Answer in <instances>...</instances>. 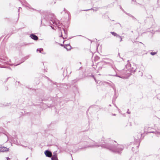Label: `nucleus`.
<instances>
[{"label":"nucleus","instance_id":"4d7b16f0","mask_svg":"<svg viewBox=\"0 0 160 160\" xmlns=\"http://www.w3.org/2000/svg\"><path fill=\"white\" fill-rule=\"evenodd\" d=\"M67 149H65V151H67Z\"/></svg>","mask_w":160,"mask_h":160},{"label":"nucleus","instance_id":"8fccbe9b","mask_svg":"<svg viewBox=\"0 0 160 160\" xmlns=\"http://www.w3.org/2000/svg\"><path fill=\"white\" fill-rule=\"evenodd\" d=\"M139 145H138L137 146V148H138V147H139Z\"/></svg>","mask_w":160,"mask_h":160},{"label":"nucleus","instance_id":"7c9ffc66","mask_svg":"<svg viewBox=\"0 0 160 160\" xmlns=\"http://www.w3.org/2000/svg\"><path fill=\"white\" fill-rule=\"evenodd\" d=\"M0 107H3V104L2 103H0Z\"/></svg>","mask_w":160,"mask_h":160},{"label":"nucleus","instance_id":"c03bdc74","mask_svg":"<svg viewBox=\"0 0 160 160\" xmlns=\"http://www.w3.org/2000/svg\"><path fill=\"white\" fill-rule=\"evenodd\" d=\"M62 34H61V36H60V37H62Z\"/></svg>","mask_w":160,"mask_h":160},{"label":"nucleus","instance_id":"393cba45","mask_svg":"<svg viewBox=\"0 0 160 160\" xmlns=\"http://www.w3.org/2000/svg\"><path fill=\"white\" fill-rule=\"evenodd\" d=\"M64 11L65 12V13H67L68 14L69 13V12L65 8H64Z\"/></svg>","mask_w":160,"mask_h":160},{"label":"nucleus","instance_id":"ddd939ff","mask_svg":"<svg viewBox=\"0 0 160 160\" xmlns=\"http://www.w3.org/2000/svg\"><path fill=\"white\" fill-rule=\"evenodd\" d=\"M64 48H65L67 50H69L71 49V46L69 44L65 45Z\"/></svg>","mask_w":160,"mask_h":160},{"label":"nucleus","instance_id":"2f4dec72","mask_svg":"<svg viewBox=\"0 0 160 160\" xmlns=\"http://www.w3.org/2000/svg\"><path fill=\"white\" fill-rule=\"evenodd\" d=\"M127 113L128 114H130L131 113L129 111V109H128Z\"/></svg>","mask_w":160,"mask_h":160},{"label":"nucleus","instance_id":"412c9836","mask_svg":"<svg viewBox=\"0 0 160 160\" xmlns=\"http://www.w3.org/2000/svg\"><path fill=\"white\" fill-rule=\"evenodd\" d=\"M150 54L152 56H154L157 54V52H150Z\"/></svg>","mask_w":160,"mask_h":160},{"label":"nucleus","instance_id":"4be33fe9","mask_svg":"<svg viewBox=\"0 0 160 160\" xmlns=\"http://www.w3.org/2000/svg\"><path fill=\"white\" fill-rule=\"evenodd\" d=\"M20 2H21V3L22 4H23L24 3L26 4L27 3V2L25 0H22V1H21Z\"/></svg>","mask_w":160,"mask_h":160},{"label":"nucleus","instance_id":"39448f33","mask_svg":"<svg viewBox=\"0 0 160 160\" xmlns=\"http://www.w3.org/2000/svg\"><path fill=\"white\" fill-rule=\"evenodd\" d=\"M44 153L46 157L49 158L51 157L53 155H52V152L49 150H46L45 151Z\"/></svg>","mask_w":160,"mask_h":160},{"label":"nucleus","instance_id":"473e14b6","mask_svg":"<svg viewBox=\"0 0 160 160\" xmlns=\"http://www.w3.org/2000/svg\"><path fill=\"white\" fill-rule=\"evenodd\" d=\"M50 25V27H51V28H52V29H53V30H55V28H54V27H52V25Z\"/></svg>","mask_w":160,"mask_h":160},{"label":"nucleus","instance_id":"bb28decb","mask_svg":"<svg viewBox=\"0 0 160 160\" xmlns=\"http://www.w3.org/2000/svg\"><path fill=\"white\" fill-rule=\"evenodd\" d=\"M110 75L111 76H116V77H118L121 78L119 76L117 75V74H116L115 75Z\"/></svg>","mask_w":160,"mask_h":160},{"label":"nucleus","instance_id":"20e7f679","mask_svg":"<svg viewBox=\"0 0 160 160\" xmlns=\"http://www.w3.org/2000/svg\"><path fill=\"white\" fill-rule=\"evenodd\" d=\"M49 24L51 25L54 24L56 25L57 27L60 26L61 24L60 21L56 18L54 21H53L52 22H50Z\"/></svg>","mask_w":160,"mask_h":160},{"label":"nucleus","instance_id":"4468645a","mask_svg":"<svg viewBox=\"0 0 160 160\" xmlns=\"http://www.w3.org/2000/svg\"><path fill=\"white\" fill-rule=\"evenodd\" d=\"M98 8H96V7H94V8H91V9H86V10H83V11H88L90 10H93L94 11H98Z\"/></svg>","mask_w":160,"mask_h":160},{"label":"nucleus","instance_id":"13d9d810","mask_svg":"<svg viewBox=\"0 0 160 160\" xmlns=\"http://www.w3.org/2000/svg\"><path fill=\"white\" fill-rule=\"evenodd\" d=\"M158 31L160 32V30H158Z\"/></svg>","mask_w":160,"mask_h":160},{"label":"nucleus","instance_id":"680f3d73","mask_svg":"<svg viewBox=\"0 0 160 160\" xmlns=\"http://www.w3.org/2000/svg\"><path fill=\"white\" fill-rule=\"evenodd\" d=\"M117 38H119V37H117Z\"/></svg>","mask_w":160,"mask_h":160},{"label":"nucleus","instance_id":"f8f14e48","mask_svg":"<svg viewBox=\"0 0 160 160\" xmlns=\"http://www.w3.org/2000/svg\"><path fill=\"white\" fill-rule=\"evenodd\" d=\"M8 61L6 60L5 59H4L2 58L0 59V62L2 64H7Z\"/></svg>","mask_w":160,"mask_h":160},{"label":"nucleus","instance_id":"aec40b11","mask_svg":"<svg viewBox=\"0 0 160 160\" xmlns=\"http://www.w3.org/2000/svg\"><path fill=\"white\" fill-rule=\"evenodd\" d=\"M127 14L129 16L131 17L132 18V19L134 20H136V19L131 14H129V13H127Z\"/></svg>","mask_w":160,"mask_h":160},{"label":"nucleus","instance_id":"3c124183","mask_svg":"<svg viewBox=\"0 0 160 160\" xmlns=\"http://www.w3.org/2000/svg\"><path fill=\"white\" fill-rule=\"evenodd\" d=\"M107 83L108 84H109V83L108 82H107Z\"/></svg>","mask_w":160,"mask_h":160},{"label":"nucleus","instance_id":"72a5a7b5","mask_svg":"<svg viewBox=\"0 0 160 160\" xmlns=\"http://www.w3.org/2000/svg\"><path fill=\"white\" fill-rule=\"evenodd\" d=\"M6 158L7 159V160H9L10 159V158H9L8 157H6Z\"/></svg>","mask_w":160,"mask_h":160},{"label":"nucleus","instance_id":"37998d69","mask_svg":"<svg viewBox=\"0 0 160 160\" xmlns=\"http://www.w3.org/2000/svg\"><path fill=\"white\" fill-rule=\"evenodd\" d=\"M120 56V54H119V53H118V56Z\"/></svg>","mask_w":160,"mask_h":160},{"label":"nucleus","instance_id":"a19ab883","mask_svg":"<svg viewBox=\"0 0 160 160\" xmlns=\"http://www.w3.org/2000/svg\"><path fill=\"white\" fill-rule=\"evenodd\" d=\"M20 8H20V7H19V9H18V12H19V9H20Z\"/></svg>","mask_w":160,"mask_h":160},{"label":"nucleus","instance_id":"6e6d98bb","mask_svg":"<svg viewBox=\"0 0 160 160\" xmlns=\"http://www.w3.org/2000/svg\"><path fill=\"white\" fill-rule=\"evenodd\" d=\"M61 46H62V44H61Z\"/></svg>","mask_w":160,"mask_h":160},{"label":"nucleus","instance_id":"49530a36","mask_svg":"<svg viewBox=\"0 0 160 160\" xmlns=\"http://www.w3.org/2000/svg\"><path fill=\"white\" fill-rule=\"evenodd\" d=\"M136 69L134 70V72H136Z\"/></svg>","mask_w":160,"mask_h":160},{"label":"nucleus","instance_id":"58836bf2","mask_svg":"<svg viewBox=\"0 0 160 160\" xmlns=\"http://www.w3.org/2000/svg\"><path fill=\"white\" fill-rule=\"evenodd\" d=\"M6 89L7 90H8V87H7L6 88Z\"/></svg>","mask_w":160,"mask_h":160},{"label":"nucleus","instance_id":"f03ea898","mask_svg":"<svg viewBox=\"0 0 160 160\" xmlns=\"http://www.w3.org/2000/svg\"><path fill=\"white\" fill-rule=\"evenodd\" d=\"M55 16L54 14L48 12L47 13L44 18L45 19L48 21H50L52 22L56 19Z\"/></svg>","mask_w":160,"mask_h":160},{"label":"nucleus","instance_id":"e433bc0d","mask_svg":"<svg viewBox=\"0 0 160 160\" xmlns=\"http://www.w3.org/2000/svg\"><path fill=\"white\" fill-rule=\"evenodd\" d=\"M48 105V107H52L53 105H52L51 104H50L49 105V106Z\"/></svg>","mask_w":160,"mask_h":160},{"label":"nucleus","instance_id":"de8ad7c7","mask_svg":"<svg viewBox=\"0 0 160 160\" xmlns=\"http://www.w3.org/2000/svg\"><path fill=\"white\" fill-rule=\"evenodd\" d=\"M28 159V158H26V160H27Z\"/></svg>","mask_w":160,"mask_h":160},{"label":"nucleus","instance_id":"e2e57ef3","mask_svg":"<svg viewBox=\"0 0 160 160\" xmlns=\"http://www.w3.org/2000/svg\"><path fill=\"white\" fill-rule=\"evenodd\" d=\"M101 141H103V140H102H102H101Z\"/></svg>","mask_w":160,"mask_h":160},{"label":"nucleus","instance_id":"1a4fd4ad","mask_svg":"<svg viewBox=\"0 0 160 160\" xmlns=\"http://www.w3.org/2000/svg\"><path fill=\"white\" fill-rule=\"evenodd\" d=\"M113 88V90L114 91V95L113 97V98L112 99V102H113L115 101L116 98L118 97V96L116 95V89L115 88Z\"/></svg>","mask_w":160,"mask_h":160},{"label":"nucleus","instance_id":"9b49d317","mask_svg":"<svg viewBox=\"0 0 160 160\" xmlns=\"http://www.w3.org/2000/svg\"><path fill=\"white\" fill-rule=\"evenodd\" d=\"M1 150L2 152H6L9 151V148H6V147H2L0 146Z\"/></svg>","mask_w":160,"mask_h":160},{"label":"nucleus","instance_id":"6ab92c4d","mask_svg":"<svg viewBox=\"0 0 160 160\" xmlns=\"http://www.w3.org/2000/svg\"><path fill=\"white\" fill-rule=\"evenodd\" d=\"M43 49L42 48H38L37 49V52H39L40 53H43L42 52V51H43Z\"/></svg>","mask_w":160,"mask_h":160},{"label":"nucleus","instance_id":"f257e3e1","mask_svg":"<svg viewBox=\"0 0 160 160\" xmlns=\"http://www.w3.org/2000/svg\"><path fill=\"white\" fill-rule=\"evenodd\" d=\"M114 142H115V141H113L112 140L108 139L105 140L102 142H100V143L104 142V143H102L101 144H97V143L96 142L93 145H86L83 146L81 148H79L78 149H82L89 148H92L94 147H101L102 148L109 150L112 152L118 154L120 153L123 150L124 148V146L121 145H118L117 144H115L114 143Z\"/></svg>","mask_w":160,"mask_h":160},{"label":"nucleus","instance_id":"79ce46f5","mask_svg":"<svg viewBox=\"0 0 160 160\" xmlns=\"http://www.w3.org/2000/svg\"><path fill=\"white\" fill-rule=\"evenodd\" d=\"M8 68H9V69H11V68H10V67H9Z\"/></svg>","mask_w":160,"mask_h":160},{"label":"nucleus","instance_id":"423d86ee","mask_svg":"<svg viewBox=\"0 0 160 160\" xmlns=\"http://www.w3.org/2000/svg\"><path fill=\"white\" fill-rule=\"evenodd\" d=\"M52 160H58V155L57 151L53 152V155L51 158Z\"/></svg>","mask_w":160,"mask_h":160},{"label":"nucleus","instance_id":"bf43d9fd","mask_svg":"<svg viewBox=\"0 0 160 160\" xmlns=\"http://www.w3.org/2000/svg\"><path fill=\"white\" fill-rule=\"evenodd\" d=\"M109 106H111V105L110 104H109Z\"/></svg>","mask_w":160,"mask_h":160},{"label":"nucleus","instance_id":"4c0bfd02","mask_svg":"<svg viewBox=\"0 0 160 160\" xmlns=\"http://www.w3.org/2000/svg\"><path fill=\"white\" fill-rule=\"evenodd\" d=\"M120 8L123 11H124V10L122 9V7H121V6H120Z\"/></svg>","mask_w":160,"mask_h":160},{"label":"nucleus","instance_id":"5fc2aeb1","mask_svg":"<svg viewBox=\"0 0 160 160\" xmlns=\"http://www.w3.org/2000/svg\"><path fill=\"white\" fill-rule=\"evenodd\" d=\"M29 148V149H32V148Z\"/></svg>","mask_w":160,"mask_h":160},{"label":"nucleus","instance_id":"2eb2a0df","mask_svg":"<svg viewBox=\"0 0 160 160\" xmlns=\"http://www.w3.org/2000/svg\"><path fill=\"white\" fill-rule=\"evenodd\" d=\"M148 132L155 133L158 137L159 135H160V132L158 131H150Z\"/></svg>","mask_w":160,"mask_h":160},{"label":"nucleus","instance_id":"a18cd8bd","mask_svg":"<svg viewBox=\"0 0 160 160\" xmlns=\"http://www.w3.org/2000/svg\"><path fill=\"white\" fill-rule=\"evenodd\" d=\"M115 106L117 108H118V107L116 106V105H115Z\"/></svg>","mask_w":160,"mask_h":160},{"label":"nucleus","instance_id":"b1692460","mask_svg":"<svg viewBox=\"0 0 160 160\" xmlns=\"http://www.w3.org/2000/svg\"><path fill=\"white\" fill-rule=\"evenodd\" d=\"M3 134H4L5 135H6L7 137V138H8V135L9 134L8 133L5 132H3Z\"/></svg>","mask_w":160,"mask_h":160},{"label":"nucleus","instance_id":"f704fd0d","mask_svg":"<svg viewBox=\"0 0 160 160\" xmlns=\"http://www.w3.org/2000/svg\"><path fill=\"white\" fill-rule=\"evenodd\" d=\"M9 78H7L6 80H5V81H4V82L5 83L7 81H8V79Z\"/></svg>","mask_w":160,"mask_h":160},{"label":"nucleus","instance_id":"cd10ccee","mask_svg":"<svg viewBox=\"0 0 160 160\" xmlns=\"http://www.w3.org/2000/svg\"><path fill=\"white\" fill-rule=\"evenodd\" d=\"M63 30L64 31V33L66 34V35H67V34L68 32H67V31H66V30L64 28H63Z\"/></svg>","mask_w":160,"mask_h":160},{"label":"nucleus","instance_id":"0eeeda50","mask_svg":"<svg viewBox=\"0 0 160 160\" xmlns=\"http://www.w3.org/2000/svg\"><path fill=\"white\" fill-rule=\"evenodd\" d=\"M30 37H31V38L34 40L37 41L38 39V36L33 33H32L30 34Z\"/></svg>","mask_w":160,"mask_h":160},{"label":"nucleus","instance_id":"dca6fc26","mask_svg":"<svg viewBox=\"0 0 160 160\" xmlns=\"http://www.w3.org/2000/svg\"><path fill=\"white\" fill-rule=\"evenodd\" d=\"M110 33L111 34L113 35V36L115 37H119V35L118 34L114 32H111Z\"/></svg>","mask_w":160,"mask_h":160},{"label":"nucleus","instance_id":"c9c22d12","mask_svg":"<svg viewBox=\"0 0 160 160\" xmlns=\"http://www.w3.org/2000/svg\"><path fill=\"white\" fill-rule=\"evenodd\" d=\"M132 150L133 152L134 151V148L132 147Z\"/></svg>","mask_w":160,"mask_h":160},{"label":"nucleus","instance_id":"ea45409f","mask_svg":"<svg viewBox=\"0 0 160 160\" xmlns=\"http://www.w3.org/2000/svg\"><path fill=\"white\" fill-rule=\"evenodd\" d=\"M112 116H116V114H112Z\"/></svg>","mask_w":160,"mask_h":160},{"label":"nucleus","instance_id":"09e8293b","mask_svg":"<svg viewBox=\"0 0 160 160\" xmlns=\"http://www.w3.org/2000/svg\"><path fill=\"white\" fill-rule=\"evenodd\" d=\"M92 77H93V78H94V75H93L92 76Z\"/></svg>","mask_w":160,"mask_h":160},{"label":"nucleus","instance_id":"5701e85b","mask_svg":"<svg viewBox=\"0 0 160 160\" xmlns=\"http://www.w3.org/2000/svg\"><path fill=\"white\" fill-rule=\"evenodd\" d=\"M79 80V79H75L73 80L72 81V83H76L77 82H78Z\"/></svg>","mask_w":160,"mask_h":160},{"label":"nucleus","instance_id":"7ed1b4c3","mask_svg":"<svg viewBox=\"0 0 160 160\" xmlns=\"http://www.w3.org/2000/svg\"><path fill=\"white\" fill-rule=\"evenodd\" d=\"M142 134L139 133H137V135L134 136V140L136 142L140 143L141 141L140 139L142 137Z\"/></svg>","mask_w":160,"mask_h":160},{"label":"nucleus","instance_id":"f3484780","mask_svg":"<svg viewBox=\"0 0 160 160\" xmlns=\"http://www.w3.org/2000/svg\"><path fill=\"white\" fill-rule=\"evenodd\" d=\"M29 43H27L26 42H23L19 44V46L21 47L26 46L27 45L29 44Z\"/></svg>","mask_w":160,"mask_h":160},{"label":"nucleus","instance_id":"052dcab7","mask_svg":"<svg viewBox=\"0 0 160 160\" xmlns=\"http://www.w3.org/2000/svg\"><path fill=\"white\" fill-rule=\"evenodd\" d=\"M129 62V60H128V62Z\"/></svg>","mask_w":160,"mask_h":160},{"label":"nucleus","instance_id":"c85d7f7f","mask_svg":"<svg viewBox=\"0 0 160 160\" xmlns=\"http://www.w3.org/2000/svg\"><path fill=\"white\" fill-rule=\"evenodd\" d=\"M0 68H6V67L5 66H4L3 65H2L0 64Z\"/></svg>","mask_w":160,"mask_h":160},{"label":"nucleus","instance_id":"603ef678","mask_svg":"<svg viewBox=\"0 0 160 160\" xmlns=\"http://www.w3.org/2000/svg\"><path fill=\"white\" fill-rule=\"evenodd\" d=\"M18 82L19 83L20 82Z\"/></svg>","mask_w":160,"mask_h":160},{"label":"nucleus","instance_id":"a878e982","mask_svg":"<svg viewBox=\"0 0 160 160\" xmlns=\"http://www.w3.org/2000/svg\"><path fill=\"white\" fill-rule=\"evenodd\" d=\"M112 68L115 71V70L117 69V68H116L115 66L114 65H112Z\"/></svg>","mask_w":160,"mask_h":160},{"label":"nucleus","instance_id":"6e6552de","mask_svg":"<svg viewBox=\"0 0 160 160\" xmlns=\"http://www.w3.org/2000/svg\"><path fill=\"white\" fill-rule=\"evenodd\" d=\"M151 129V128L148 127V125H147L145 126L144 128V132L146 133V134L149 133V130ZM151 131H150V132Z\"/></svg>","mask_w":160,"mask_h":160},{"label":"nucleus","instance_id":"9d476101","mask_svg":"<svg viewBox=\"0 0 160 160\" xmlns=\"http://www.w3.org/2000/svg\"><path fill=\"white\" fill-rule=\"evenodd\" d=\"M30 56V55H28L27 56L24 57V58H22L21 60V62L20 63L16 65V66H17L20 65L21 63L24 62L26 60L28 59Z\"/></svg>","mask_w":160,"mask_h":160},{"label":"nucleus","instance_id":"c756f323","mask_svg":"<svg viewBox=\"0 0 160 160\" xmlns=\"http://www.w3.org/2000/svg\"><path fill=\"white\" fill-rule=\"evenodd\" d=\"M119 37V39H120V42H121L122 40V38L119 35V37Z\"/></svg>","mask_w":160,"mask_h":160},{"label":"nucleus","instance_id":"a211bd4d","mask_svg":"<svg viewBox=\"0 0 160 160\" xmlns=\"http://www.w3.org/2000/svg\"><path fill=\"white\" fill-rule=\"evenodd\" d=\"M3 107H7L11 105V103H7V102H4L3 104Z\"/></svg>","mask_w":160,"mask_h":160},{"label":"nucleus","instance_id":"864d4df0","mask_svg":"<svg viewBox=\"0 0 160 160\" xmlns=\"http://www.w3.org/2000/svg\"><path fill=\"white\" fill-rule=\"evenodd\" d=\"M32 9L33 10H35V9H34V8H32Z\"/></svg>","mask_w":160,"mask_h":160}]
</instances>
